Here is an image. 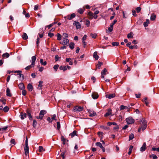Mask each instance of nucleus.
Wrapping results in <instances>:
<instances>
[{"instance_id": "obj_1", "label": "nucleus", "mask_w": 159, "mask_h": 159, "mask_svg": "<svg viewBox=\"0 0 159 159\" xmlns=\"http://www.w3.org/2000/svg\"><path fill=\"white\" fill-rule=\"evenodd\" d=\"M140 127L138 129V132H139L141 131V129L143 131L146 128L147 126V122L145 120L142 118L140 120Z\"/></svg>"}, {"instance_id": "obj_2", "label": "nucleus", "mask_w": 159, "mask_h": 159, "mask_svg": "<svg viewBox=\"0 0 159 159\" xmlns=\"http://www.w3.org/2000/svg\"><path fill=\"white\" fill-rule=\"evenodd\" d=\"M36 57L35 56H33L31 58V64L30 65L26 66L25 68V69L26 70H28L31 68L33 67L34 66L35 62L36 61Z\"/></svg>"}, {"instance_id": "obj_3", "label": "nucleus", "mask_w": 159, "mask_h": 159, "mask_svg": "<svg viewBox=\"0 0 159 159\" xmlns=\"http://www.w3.org/2000/svg\"><path fill=\"white\" fill-rule=\"evenodd\" d=\"M76 16L75 14V13H73L71 15H68L64 17V18L66 20L67 19L68 20H72L73 18L75 17Z\"/></svg>"}, {"instance_id": "obj_4", "label": "nucleus", "mask_w": 159, "mask_h": 159, "mask_svg": "<svg viewBox=\"0 0 159 159\" xmlns=\"http://www.w3.org/2000/svg\"><path fill=\"white\" fill-rule=\"evenodd\" d=\"M126 121L128 124H130L134 122V120L131 117H129L126 119Z\"/></svg>"}, {"instance_id": "obj_5", "label": "nucleus", "mask_w": 159, "mask_h": 159, "mask_svg": "<svg viewBox=\"0 0 159 159\" xmlns=\"http://www.w3.org/2000/svg\"><path fill=\"white\" fill-rule=\"evenodd\" d=\"M73 25L76 26L77 29H79L81 28V25L79 22L75 21Z\"/></svg>"}, {"instance_id": "obj_6", "label": "nucleus", "mask_w": 159, "mask_h": 159, "mask_svg": "<svg viewBox=\"0 0 159 159\" xmlns=\"http://www.w3.org/2000/svg\"><path fill=\"white\" fill-rule=\"evenodd\" d=\"M83 109L82 107L80 106H77L74 107V111L75 112L81 111Z\"/></svg>"}, {"instance_id": "obj_7", "label": "nucleus", "mask_w": 159, "mask_h": 159, "mask_svg": "<svg viewBox=\"0 0 159 159\" xmlns=\"http://www.w3.org/2000/svg\"><path fill=\"white\" fill-rule=\"evenodd\" d=\"M88 112L89 114V116H93L96 115V113L94 111L89 110H88Z\"/></svg>"}, {"instance_id": "obj_8", "label": "nucleus", "mask_w": 159, "mask_h": 159, "mask_svg": "<svg viewBox=\"0 0 159 159\" xmlns=\"http://www.w3.org/2000/svg\"><path fill=\"white\" fill-rule=\"evenodd\" d=\"M92 97L93 99H97L98 97V93L97 92H94L92 94Z\"/></svg>"}, {"instance_id": "obj_9", "label": "nucleus", "mask_w": 159, "mask_h": 159, "mask_svg": "<svg viewBox=\"0 0 159 159\" xmlns=\"http://www.w3.org/2000/svg\"><path fill=\"white\" fill-rule=\"evenodd\" d=\"M69 40L66 38H63V41L62 44L63 45H67L69 43Z\"/></svg>"}, {"instance_id": "obj_10", "label": "nucleus", "mask_w": 159, "mask_h": 159, "mask_svg": "<svg viewBox=\"0 0 159 159\" xmlns=\"http://www.w3.org/2000/svg\"><path fill=\"white\" fill-rule=\"evenodd\" d=\"M115 97V94L114 93H111L109 94H106V98H108L109 99H111Z\"/></svg>"}, {"instance_id": "obj_11", "label": "nucleus", "mask_w": 159, "mask_h": 159, "mask_svg": "<svg viewBox=\"0 0 159 159\" xmlns=\"http://www.w3.org/2000/svg\"><path fill=\"white\" fill-rule=\"evenodd\" d=\"M27 114L26 113H23L22 112H21L20 114V118L22 120L24 119L26 117Z\"/></svg>"}, {"instance_id": "obj_12", "label": "nucleus", "mask_w": 159, "mask_h": 159, "mask_svg": "<svg viewBox=\"0 0 159 159\" xmlns=\"http://www.w3.org/2000/svg\"><path fill=\"white\" fill-rule=\"evenodd\" d=\"M25 154L26 156L28 155L29 153V148L28 146H25L24 148Z\"/></svg>"}, {"instance_id": "obj_13", "label": "nucleus", "mask_w": 159, "mask_h": 159, "mask_svg": "<svg viewBox=\"0 0 159 159\" xmlns=\"http://www.w3.org/2000/svg\"><path fill=\"white\" fill-rule=\"evenodd\" d=\"M146 149V143H143V145L141 147L140 149V151L142 152H143Z\"/></svg>"}, {"instance_id": "obj_14", "label": "nucleus", "mask_w": 159, "mask_h": 159, "mask_svg": "<svg viewBox=\"0 0 159 159\" xmlns=\"http://www.w3.org/2000/svg\"><path fill=\"white\" fill-rule=\"evenodd\" d=\"M93 57L96 60H97L99 58V56L98 55V52H95L93 54Z\"/></svg>"}, {"instance_id": "obj_15", "label": "nucleus", "mask_w": 159, "mask_h": 159, "mask_svg": "<svg viewBox=\"0 0 159 159\" xmlns=\"http://www.w3.org/2000/svg\"><path fill=\"white\" fill-rule=\"evenodd\" d=\"M85 10V8L84 7L83 9L80 8L78 9L77 10V12L80 14H82Z\"/></svg>"}, {"instance_id": "obj_16", "label": "nucleus", "mask_w": 159, "mask_h": 159, "mask_svg": "<svg viewBox=\"0 0 159 159\" xmlns=\"http://www.w3.org/2000/svg\"><path fill=\"white\" fill-rule=\"evenodd\" d=\"M111 113V109H109L108 110L107 112L105 114L104 116L105 117H107L109 116Z\"/></svg>"}, {"instance_id": "obj_17", "label": "nucleus", "mask_w": 159, "mask_h": 159, "mask_svg": "<svg viewBox=\"0 0 159 159\" xmlns=\"http://www.w3.org/2000/svg\"><path fill=\"white\" fill-rule=\"evenodd\" d=\"M156 17V15L154 13H152L151 15L150 19L151 20H155Z\"/></svg>"}, {"instance_id": "obj_18", "label": "nucleus", "mask_w": 159, "mask_h": 159, "mask_svg": "<svg viewBox=\"0 0 159 159\" xmlns=\"http://www.w3.org/2000/svg\"><path fill=\"white\" fill-rule=\"evenodd\" d=\"M27 88L30 91H31L33 89V87L30 84H28Z\"/></svg>"}, {"instance_id": "obj_19", "label": "nucleus", "mask_w": 159, "mask_h": 159, "mask_svg": "<svg viewBox=\"0 0 159 159\" xmlns=\"http://www.w3.org/2000/svg\"><path fill=\"white\" fill-rule=\"evenodd\" d=\"M150 21L149 19H147L146 20V21L143 23V25L144 27H146L148 26V24L149 23Z\"/></svg>"}, {"instance_id": "obj_20", "label": "nucleus", "mask_w": 159, "mask_h": 159, "mask_svg": "<svg viewBox=\"0 0 159 159\" xmlns=\"http://www.w3.org/2000/svg\"><path fill=\"white\" fill-rule=\"evenodd\" d=\"M7 95V96L11 97V95L10 93V90L8 88H7L6 90Z\"/></svg>"}, {"instance_id": "obj_21", "label": "nucleus", "mask_w": 159, "mask_h": 159, "mask_svg": "<svg viewBox=\"0 0 159 159\" xmlns=\"http://www.w3.org/2000/svg\"><path fill=\"white\" fill-rule=\"evenodd\" d=\"M19 88L23 90L25 89V86L24 84L22 83H20L18 85Z\"/></svg>"}, {"instance_id": "obj_22", "label": "nucleus", "mask_w": 159, "mask_h": 159, "mask_svg": "<svg viewBox=\"0 0 159 159\" xmlns=\"http://www.w3.org/2000/svg\"><path fill=\"white\" fill-rule=\"evenodd\" d=\"M99 11H98L97 10L94 12L93 14V17L95 19H96L98 17V16H97V14H98Z\"/></svg>"}, {"instance_id": "obj_23", "label": "nucleus", "mask_w": 159, "mask_h": 159, "mask_svg": "<svg viewBox=\"0 0 159 159\" xmlns=\"http://www.w3.org/2000/svg\"><path fill=\"white\" fill-rule=\"evenodd\" d=\"M133 36V33L131 32L128 34L127 35V37L128 39L132 38Z\"/></svg>"}, {"instance_id": "obj_24", "label": "nucleus", "mask_w": 159, "mask_h": 159, "mask_svg": "<svg viewBox=\"0 0 159 159\" xmlns=\"http://www.w3.org/2000/svg\"><path fill=\"white\" fill-rule=\"evenodd\" d=\"M98 64H97L96 66L97 68L96 69V70L97 69L98 67V69H100L101 66L103 64V63L102 62L98 61Z\"/></svg>"}, {"instance_id": "obj_25", "label": "nucleus", "mask_w": 159, "mask_h": 159, "mask_svg": "<svg viewBox=\"0 0 159 159\" xmlns=\"http://www.w3.org/2000/svg\"><path fill=\"white\" fill-rule=\"evenodd\" d=\"M40 62L42 65H43L44 66H45L47 64V62L46 61L43 62V60L42 59H40Z\"/></svg>"}, {"instance_id": "obj_26", "label": "nucleus", "mask_w": 159, "mask_h": 159, "mask_svg": "<svg viewBox=\"0 0 159 159\" xmlns=\"http://www.w3.org/2000/svg\"><path fill=\"white\" fill-rule=\"evenodd\" d=\"M9 54L7 52H6L2 55V57L3 58L6 57V58H7L9 57Z\"/></svg>"}, {"instance_id": "obj_27", "label": "nucleus", "mask_w": 159, "mask_h": 159, "mask_svg": "<svg viewBox=\"0 0 159 159\" xmlns=\"http://www.w3.org/2000/svg\"><path fill=\"white\" fill-rule=\"evenodd\" d=\"M22 38L24 40H26L28 39V37L27 34L25 33H24L23 35L22 36Z\"/></svg>"}, {"instance_id": "obj_28", "label": "nucleus", "mask_w": 159, "mask_h": 159, "mask_svg": "<svg viewBox=\"0 0 159 159\" xmlns=\"http://www.w3.org/2000/svg\"><path fill=\"white\" fill-rule=\"evenodd\" d=\"M70 48L72 49L74 48L75 43H71L69 44Z\"/></svg>"}, {"instance_id": "obj_29", "label": "nucleus", "mask_w": 159, "mask_h": 159, "mask_svg": "<svg viewBox=\"0 0 159 159\" xmlns=\"http://www.w3.org/2000/svg\"><path fill=\"white\" fill-rule=\"evenodd\" d=\"M59 69L61 70H63L64 71L67 70L66 67V66H61L59 67Z\"/></svg>"}, {"instance_id": "obj_30", "label": "nucleus", "mask_w": 159, "mask_h": 159, "mask_svg": "<svg viewBox=\"0 0 159 159\" xmlns=\"http://www.w3.org/2000/svg\"><path fill=\"white\" fill-rule=\"evenodd\" d=\"M77 131L74 130L73 132L70 134V135L72 137H73L75 135H77L76 134Z\"/></svg>"}, {"instance_id": "obj_31", "label": "nucleus", "mask_w": 159, "mask_h": 159, "mask_svg": "<svg viewBox=\"0 0 159 159\" xmlns=\"http://www.w3.org/2000/svg\"><path fill=\"white\" fill-rule=\"evenodd\" d=\"M47 113L46 111L44 110H42L40 111L39 113L40 114V115H42L43 116L44 115L46 114Z\"/></svg>"}, {"instance_id": "obj_32", "label": "nucleus", "mask_w": 159, "mask_h": 159, "mask_svg": "<svg viewBox=\"0 0 159 159\" xmlns=\"http://www.w3.org/2000/svg\"><path fill=\"white\" fill-rule=\"evenodd\" d=\"M134 138V134L131 133L130 134L129 136V140L130 141L132 139Z\"/></svg>"}, {"instance_id": "obj_33", "label": "nucleus", "mask_w": 159, "mask_h": 159, "mask_svg": "<svg viewBox=\"0 0 159 159\" xmlns=\"http://www.w3.org/2000/svg\"><path fill=\"white\" fill-rule=\"evenodd\" d=\"M61 140L63 142V143H62L63 144H66V139L63 136H61Z\"/></svg>"}, {"instance_id": "obj_34", "label": "nucleus", "mask_w": 159, "mask_h": 159, "mask_svg": "<svg viewBox=\"0 0 159 159\" xmlns=\"http://www.w3.org/2000/svg\"><path fill=\"white\" fill-rule=\"evenodd\" d=\"M37 122L36 121V120H33V127L35 128L37 125Z\"/></svg>"}, {"instance_id": "obj_35", "label": "nucleus", "mask_w": 159, "mask_h": 159, "mask_svg": "<svg viewBox=\"0 0 159 159\" xmlns=\"http://www.w3.org/2000/svg\"><path fill=\"white\" fill-rule=\"evenodd\" d=\"M113 28V25H110V27H109L108 28V30L109 32H111L112 31Z\"/></svg>"}, {"instance_id": "obj_36", "label": "nucleus", "mask_w": 159, "mask_h": 159, "mask_svg": "<svg viewBox=\"0 0 159 159\" xmlns=\"http://www.w3.org/2000/svg\"><path fill=\"white\" fill-rule=\"evenodd\" d=\"M98 135L101 138V139H102L103 138V133L102 132H99L98 133Z\"/></svg>"}, {"instance_id": "obj_37", "label": "nucleus", "mask_w": 159, "mask_h": 159, "mask_svg": "<svg viewBox=\"0 0 159 159\" xmlns=\"http://www.w3.org/2000/svg\"><path fill=\"white\" fill-rule=\"evenodd\" d=\"M57 39L58 40H60L61 39V35L59 33L57 34Z\"/></svg>"}, {"instance_id": "obj_38", "label": "nucleus", "mask_w": 159, "mask_h": 159, "mask_svg": "<svg viewBox=\"0 0 159 159\" xmlns=\"http://www.w3.org/2000/svg\"><path fill=\"white\" fill-rule=\"evenodd\" d=\"M96 145L97 146L99 147L100 148H101L103 146L102 145L101 143L99 142H98L96 143Z\"/></svg>"}, {"instance_id": "obj_39", "label": "nucleus", "mask_w": 159, "mask_h": 159, "mask_svg": "<svg viewBox=\"0 0 159 159\" xmlns=\"http://www.w3.org/2000/svg\"><path fill=\"white\" fill-rule=\"evenodd\" d=\"M88 15L90 16L89 19L93 18V13L92 12L89 11L88 13Z\"/></svg>"}, {"instance_id": "obj_40", "label": "nucleus", "mask_w": 159, "mask_h": 159, "mask_svg": "<svg viewBox=\"0 0 159 159\" xmlns=\"http://www.w3.org/2000/svg\"><path fill=\"white\" fill-rule=\"evenodd\" d=\"M107 71V69L106 68H104L101 71V74H104V75H106V72Z\"/></svg>"}, {"instance_id": "obj_41", "label": "nucleus", "mask_w": 159, "mask_h": 159, "mask_svg": "<svg viewBox=\"0 0 159 159\" xmlns=\"http://www.w3.org/2000/svg\"><path fill=\"white\" fill-rule=\"evenodd\" d=\"M87 36L86 35H84L82 38V42L84 43L85 40L86 39Z\"/></svg>"}, {"instance_id": "obj_42", "label": "nucleus", "mask_w": 159, "mask_h": 159, "mask_svg": "<svg viewBox=\"0 0 159 159\" xmlns=\"http://www.w3.org/2000/svg\"><path fill=\"white\" fill-rule=\"evenodd\" d=\"M43 116L42 115H40V114H39V116H37L36 117V118L37 119H39L40 120H42L43 119Z\"/></svg>"}, {"instance_id": "obj_43", "label": "nucleus", "mask_w": 159, "mask_h": 159, "mask_svg": "<svg viewBox=\"0 0 159 159\" xmlns=\"http://www.w3.org/2000/svg\"><path fill=\"white\" fill-rule=\"evenodd\" d=\"M9 109L8 107L7 106H6L3 108V110L4 111V112H7L8 111Z\"/></svg>"}, {"instance_id": "obj_44", "label": "nucleus", "mask_w": 159, "mask_h": 159, "mask_svg": "<svg viewBox=\"0 0 159 159\" xmlns=\"http://www.w3.org/2000/svg\"><path fill=\"white\" fill-rule=\"evenodd\" d=\"M57 129L58 130H59L60 129V127H61L60 123V122H58V121L57 122Z\"/></svg>"}, {"instance_id": "obj_45", "label": "nucleus", "mask_w": 159, "mask_h": 159, "mask_svg": "<svg viewBox=\"0 0 159 159\" xmlns=\"http://www.w3.org/2000/svg\"><path fill=\"white\" fill-rule=\"evenodd\" d=\"M90 36L93 38H95L97 36V34H93L91 33L90 34Z\"/></svg>"}, {"instance_id": "obj_46", "label": "nucleus", "mask_w": 159, "mask_h": 159, "mask_svg": "<svg viewBox=\"0 0 159 159\" xmlns=\"http://www.w3.org/2000/svg\"><path fill=\"white\" fill-rule=\"evenodd\" d=\"M112 45L113 46H118L119 45V43L118 42H113L112 43Z\"/></svg>"}, {"instance_id": "obj_47", "label": "nucleus", "mask_w": 159, "mask_h": 159, "mask_svg": "<svg viewBox=\"0 0 159 159\" xmlns=\"http://www.w3.org/2000/svg\"><path fill=\"white\" fill-rule=\"evenodd\" d=\"M39 84L38 85L39 87L41 88L42 87V84L43 83V82L42 81H40L39 82Z\"/></svg>"}, {"instance_id": "obj_48", "label": "nucleus", "mask_w": 159, "mask_h": 159, "mask_svg": "<svg viewBox=\"0 0 159 159\" xmlns=\"http://www.w3.org/2000/svg\"><path fill=\"white\" fill-rule=\"evenodd\" d=\"M68 34L66 33H64L63 34V38H66L68 37Z\"/></svg>"}, {"instance_id": "obj_49", "label": "nucleus", "mask_w": 159, "mask_h": 159, "mask_svg": "<svg viewBox=\"0 0 159 159\" xmlns=\"http://www.w3.org/2000/svg\"><path fill=\"white\" fill-rule=\"evenodd\" d=\"M27 115L30 120H32V116L30 113L28 112Z\"/></svg>"}, {"instance_id": "obj_50", "label": "nucleus", "mask_w": 159, "mask_h": 159, "mask_svg": "<svg viewBox=\"0 0 159 159\" xmlns=\"http://www.w3.org/2000/svg\"><path fill=\"white\" fill-rule=\"evenodd\" d=\"M22 93L23 95L24 96H25L26 94V91L24 89L22 90Z\"/></svg>"}, {"instance_id": "obj_51", "label": "nucleus", "mask_w": 159, "mask_h": 159, "mask_svg": "<svg viewBox=\"0 0 159 159\" xmlns=\"http://www.w3.org/2000/svg\"><path fill=\"white\" fill-rule=\"evenodd\" d=\"M39 152H42L43 151V149L42 146H39Z\"/></svg>"}, {"instance_id": "obj_52", "label": "nucleus", "mask_w": 159, "mask_h": 159, "mask_svg": "<svg viewBox=\"0 0 159 159\" xmlns=\"http://www.w3.org/2000/svg\"><path fill=\"white\" fill-rule=\"evenodd\" d=\"M59 67V65H55L53 66V68L56 71L58 69Z\"/></svg>"}, {"instance_id": "obj_53", "label": "nucleus", "mask_w": 159, "mask_h": 159, "mask_svg": "<svg viewBox=\"0 0 159 159\" xmlns=\"http://www.w3.org/2000/svg\"><path fill=\"white\" fill-rule=\"evenodd\" d=\"M54 34L51 33L50 32H49L48 33V36H49L50 37H52L54 35Z\"/></svg>"}, {"instance_id": "obj_54", "label": "nucleus", "mask_w": 159, "mask_h": 159, "mask_svg": "<svg viewBox=\"0 0 159 159\" xmlns=\"http://www.w3.org/2000/svg\"><path fill=\"white\" fill-rule=\"evenodd\" d=\"M10 142L11 144H13L15 145L16 144V143L15 142V140L14 139H12L11 140Z\"/></svg>"}, {"instance_id": "obj_55", "label": "nucleus", "mask_w": 159, "mask_h": 159, "mask_svg": "<svg viewBox=\"0 0 159 159\" xmlns=\"http://www.w3.org/2000/svg\"><path fill=\"white\" fill-rule=\"evenodd\" d=\"M132 12L133 13V15L134 16H137V15L136 14V11L135 10H132Z\"/></svg>"}, {"instance_id": "obj_56", "label": "nucleus", "mask_w": 159, "mask_h": 159, "mask_svg": "<svg viewBox=\"0 0 159 159\" xmlns=\"http://www.w3.org/2000/svg\"><path fill=\"white\" fill-rule=\"evenodd\" d=\"M141 10V8L140 7H138L136 8V10L138 13Z\"/></svg>"}, {"instance_id": "obj_57", "label": "nucleus", "mask_w": 159, "mask_h": 159, "mask_svg": "<svg viewBox=\"0 0 159 159\" xmlns=\"http://www.w3.org/2000/svg\"><path fill=\"white\" fill-rule=\"evenodd\" d=\"M152 150L153 151H157L158 152H159V148H155L153 147L152 148Z\"/></svg>"}, {"instance_id": "obj_58", "label": "nucleus", "mask_w": 159, "mask_h": 159, "mask_svg": "<svg viewBox=\"0 0 159 159\" xmlns=\"http://www.w3.org/2000/svg\"><path fill=\"white\" fill-rule=\"evenodd\" d=\"M90 23V22L89 21V20H87L86 21V25L87 26V27H88Z\"/></svg>"}, {"instance_id": "obj_59", "label": "nucleus", "mask_w": 159, "mask_h": 159, "mask_svg": "<svg viewBox=\"0 0 159 159\" xmlns=\"http://www.w3.org/2000/svg\"><path fill=\"white\" fill-rule=\"evenodd\" d=\"M125 107H126V106H125L123 105H121L120 107V110H122L125 109Z\"/></svg>"}, {"instance_id": "obj_60", "label": "nucleus", "mask_w": 159, "mask_h": 159, "mask_svg": "<svg viewBox=\"0 0 159 159\" xmlns=\"http://www.w3.org/2000/svg\"><path fill=\"white\" fill-rule=\"evenodd\" d=\"M135 95L137 98H140V97L141 94L140 93H138V94H135Z\"/></svg>"}, {"instance_id": "obj_61", "label": "nucleus", "mask_w": 159, "mask_h": 159, "mask_svg": "<svg viewBox=\"0 0 159 159\" xmlns=\"http://www.w3.org/2000/svg\"><path fill=\"white\" fill-rule=\"evenodd\" d=\"M152 156L153 159H157V156L154 154H152Z\"/></svg>"}, {"instance_id": "obj_62", "label": "nucleus", "mask_w": 159, "mask_h": 159, "mask_svg": "<svg viewBox=\"0 0 159 159\" xmlns=\"http://www.w3.org/2000/svg\"><path fill=\"white\" fill-rule=\"evenodd\" d=\"M61 156H64L65 154V152H64L63 151H62V150L61 149Z\"/></svg>"}, {"instance_id": "obj_63", "label": "nucleus", "mask_w": 159, "mask_h": 159, "mask_svg": "<svg viewBox=\"0 0 159 159\" xmlns=\"http://www.w3.org/2000/svg\"><path fill=\"white\" fill-rule=\"evenodd\" d=\"M55 59L56 61H57L59 60V57L58 55H56L55 57Z\"/></svg>"}, {"instance_id": "obj_64", "label": "nucleus", "mask_w": 159, "mask_h": 159, "mask_svg": "<svg viewBox=\"0 0 159 159\" xmlns=\"http://www.w3.org/2000/svg\"><path fill=\"white\" fill-rule=\"evenodd\" d=\"M38 8H39V7H38V5H35L34 6V10H37L38 9Z\"/></svg>"}]
</instances>
